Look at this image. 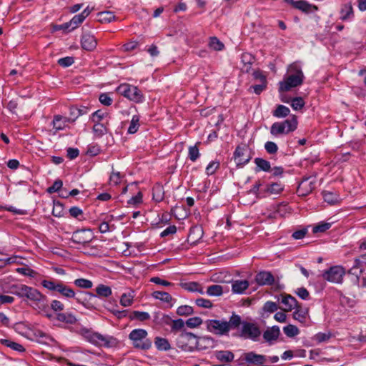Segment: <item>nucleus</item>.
<instances>
[{
  "label": "nucleus",
  "mask_w": 366,
  "mask_h": 366,
  "mask_svg": "<svg viewBox=\"0 0 366 366\" xmlns=\"http://www.w3.org/2000/svg\"><path fill=\"white\" fill-rule=\"evenodd\" d=\"M241 324L240 316L234 313L230 317L229 321L219 320H208L206 321L207 330L219 336L228 335L231 330L238 328Z\"/></svg>",
  "instance_id": "nucleus-1"
},
{
  "label": "nucleus",
  "mask_w": 366,
  "mask_h": 366,
  "mask_svg": "<svg viewBox=\"0 0 366 366\" xmlns=\"http://www.w3.org/2000/svg\"><path fill=\"white\" fill-rule=\"evenodd\" d=\"M24 297L31 302V306L35 310H46L48 308V300L46 296L43 295L35 288L27 286Z\"/></svg>",
  "instance_id": "nucleus-2"
},
{
  "label": "nucleus",
  "mask_w": 366,
  "mask_h": 366,
  "mask_svg": "<svg viewBox=\"0 0 366 366\" xmlns=\"http://www.w3.org/2000/svg\"><path fill=\"white\" fill-rule=\"evenodd\" d=\"M176 345L183 351L193 352L196 350L197 345V335L192 332L183 330L177 337Z\"/></svg>",
  "instance_id": "nucleus-3"
},
{
  "label": "nucleus",
  "mask_w": 366,
  "mask_h": 366,
  "mask_svg": "<svg viewBox=\"0 0 366 366\" xmlns=\"http://www.w3.org/2000/svg\"><path fill=\"white\" fill-rule=\"evenodd\" d=\"M147 332L145 330L135 329L130 332L129 337L132 341L134 347L148 350L152 347V342L147 338Z\"/></svg>",
  "instance_id": "nucleus-4"
},
{
  "label": "nucleus",
  "mask_w": 366,
  "mask_h": 366,
  "mask_svg": "<svg viewBox=\"0 0 366 366\" xmlns=\"http://www.w3.org/2000/svg\"><path fill=\"white\" fill-rule=\"evenodd\" d=\"M297 121L295 116L292 119H287L282 122H274L270 127V133L273 136L287 134L297 129Z\"/></svg>",
  "instance_id": "nucleus-5"
},
{
  "label": "nucleus",
  "mask_w": 366,
  "mask_h": 366,
  "mask_svg": "<svg viewBox=\"0 0 366 366\" xmlns=\"http://www.w3.org/2000/svg\"><path fill=\"white\" fill-rule=\"evenodd\" d=\"M304 75L301 70H297L295 74H290L280 82V92L290 91L292 88L301 85L303 82Z\"/></svg>",
  "instance_id": "nucleus-6"
},
{
  "label": "nucleus",
  "mask_w": 366,
  "mask_h": 366,
  "mask_svg": "<svg viewBox=\"0 0 366 366\" xmlns=\"http://www.w3.org/2000/svg\"><path fill=\"white\" fill-rule=\"evenodd\" d=\"M117 92L132 101L136 102L142 101L143 96L141 91L137 86H131L128 84H122L117 87Z\"/></svg>",
  "instance_id": "nucleus-7"
},
{
  "label": "nucleus",
  "mask_w": 366,
  "mask_h": 366,
  "mask_svg": "<svg viewBox=\"0 0 366 366\" xmlns=\"http://www.w3.org/2000/svg\"><path fill=\"white\" fill-rule=\"evenodd\" d=\"M89 340L96 345L107 347H115L119 342L117 339L112 336H104L97 332L90 334Z\"/></svg>",
  "instance_id": "nucleus-8"
},
{
  "label": "nucleus",
  "mask_w": 366,
  "mask_h": 366,
  "mask_svg": "<svg viewBox=\"0 0 366 366\" xmlns=\"http://www.w3.org/2000/svg\"><path fill=\"white\" fill-rule=\"evenodd\" d=\"M345 274V269L342 266H333L326 270L322 277L330 282L339 284L342 283Z\"/></svg>",
  "instance_id": "nucleus-9"
},
{
  "label": "nucleus",
  "mask_w": 366,
  "mask_h": 366,
  "mask_svg": "<svg viewBox=\"0 0 366 366\" xmlns=\"http://www.w3.org/2000/svg\"><path fill=\"white\" fill-rule=\"evenodd\" d=\"M93 239V233L89 229H81L75 231L71 236V241L74 243L86 246Z\"/></svg>",
  "instance_id": "nucleus-10"
},
{
  "label": "nucleus",
  "mask_w": 366,
  "mask_h": 366,
  "mask_svg": "<svg viewBox=\"0 0 366 366\" xmlns=\"http://www.w3.org/2000/svg\"><path fill=\"white\" fill-rule=\"evenodd\" d=\"M261 335L260 330L253 323L244 322L240 336L256 340Z\"/></svg>",
  "instance_id": "nucleus-11"
},
{
  "label": "nucleus",
  "mask_w": 366,
  "mask_h": 366,
  "mask_svg": "<svg viewBox=\"0 0 366 366\" xmlns=\"http://www.w3.org/2000/svg\"><path fill=\"white\" fill-rule=\"evenodd\" d=\"M248 153L247 149L238 146L234 153V158L237 166H242L248 163L251 157Z\"/></svg>",
  "instance_id": "nucleus-12"
},
{
  "label": "nucleus",
  "mask_w": 366,
  "mask_h": 366,
  "mask_svg": "<svg viewBox=\"0 0 366 366\" xmlns=\"http://www.w3.org/2000/svg\"><path fill=\"white\" fill-rule=\"evenodd\" d=\"M77 302L81 304L86 308L93 307V300L97 298V295L89 292L80 291L77 293V296L74 297Z\"/></svg>",
  "instance_id": "nucleus-13"
},
{
  "label": "nucleus",
  "mask_w": 366,
  "mask_h": 366,
  "mask_svg": "<svg viewBox=\"0 0 366 366\" xmlns=\"http://www.w3.org/2000/svg\"><path fill=\"white\" fill-rule=\"evenodd\" d=\"M349 274L354 276L352 281L355 284L360 287L366 286V274L363 273L362 269L358 270L357 268L353 267L350 269Z\"/></svg>",
  "instance_id": "nucleus-14"
},
{
  "label": "nucleus",
  "mask_w": 366,
  "mask_h": 366,
  "mask_svg": "<svg viewBox=\"0 0 366 366\" xmlns=\"http://www.w3.org/2000/svg\"><path fill=\"white\" fill-rule=\"evenodd\" d=\"M259 285H272L274 282V277L270 272H259L255 277Z\"/></svg>",
  "instance_id": "nucleus-15"
},
{
  "label": "nucleus",
  "mask_w": 366,
  "mask_h": 366,
  "mask_svg": "<svg viewBox=\"0 0 366 366\" xmlns=\"http://www.w3.org/2000/svg\"><path fill=\"white\" fill-rule=\"evenodd\" d=\"M81 43L82 48L86 51L94 50L97 44V41L95 37L93 35L87 33L82 35Z\"/></svg>",
  "instance_id": "nucleus-16"
},
{
  "label": "nucleus",
  "mask_w": 366,
  "mask_h": 366,
  "mask_svg": "<svg viewBox=\"0 0 366 366\" xmlns=\"http://www.w3.org/2000/svg\"><path fill=\"white\" fill-rule=\"evenodd\" d=\"M280 335V330L278 326H273L266 330L263 333V338L269 344L276 341Z\"/></svg>",
  "instance_id": "nucleus-17"
},
{
  "label": "nucleus",
  "mask_w": 366,
  "mask_h": 366,
  "mask_svg": "<svg viewBox=\"0 0 366 366\" xmlns=\"http://www.w3.org/2000/svg\"><path fill=\"white\" fill-rule=\"evenodd\" d=\"M92 9H89L87 6L81 14L75 15L70 21L69 24L71 25L70 30H73L81 24L84 19L90 14Z\"/></svg>",
  "instance_id": "nucleus-18"
},
{
  "label": "nucleus",
  "mask_w": 366,
  "mask_h": 366,
  "mask_svg": "<svg viewBox=\"0 0 366 366\" xmlns=\"http://www.w3.org/2000/svg\"><path fill=\"white\" fill-rule=\"evenodd\" d=\"M244 360L249 364L262 365L266 362V357L262 355L249 352L244 354Z\"/></svg>",
  "instance_id": "nucleus-19"
},
{
  "label": "nucleus",
  "mask_w": 366,
  "mask_h": 366,
  "mask_svg": "<svg viewBox=\"0 0 366 366\" xmlns=\"http://www.w3.org/2000/svg\"><path fill=\"white\" fill-rule=\"evenodd\" d=\"M197 345L196 350H202L210 347H213L214 345V340L212 337L209 336L197 337Z\"/></svg>",
  "instance_id": "nucleus-20"
},
{
  "label": "nucleus",
  "mask_w": 366,
  "mask_h": 366,
  "mask_svg": "<svg viewBox=\"0 0 366 366\" xmlns=\"http://www.w3.org/2000/svg\"><path fill=\"white\" fill-rule=\"evenodd\" d=\"M281 302L284 305L285 311H291L297 307V300L290 295H282Z\"/></svg>",
  "instance_id": "nucleus-21"
},
{
  "label": "nucleus",
  "mask_w": 366,
  "mask_h": 366,
  "mask_svg": "<svg viewBox=\"0 0 366 366\" xmlns=\"http://www.w3.org/2000/svg\"><path fill=\"white\" fill-rule=\"evenodd\" d=\"M315 179L311 177L304 178L299 185L298 191L300 192L301 190H305V192H302L301 194L305 195L315 188Z\"/></svg>",
  "instance_id": "nucleus-22"
},
{
  "label": "nucleus",
  "mask_w": 366,
  "mask_h": 366,
  "mask_svg": "<svg viewBox=\"0 0 366 366\" xmlns=\"http://www.w3.org/2000/svg\"><path fill=\"white\" fill-rule=\"evenodd\" d=\"M287 2L292 4V6L299 10H301L305 12H310L312 8L317 9V8L315 6H312L309 3L305 1H294V0H286Z\"/></svg>",
  "instance_id": "nucleus-23"
},
{
  "label": "nucleus",
  "mask_w": 366,
  "mask_h": 366,
  "mask_svg": "<svg viewBox=\"0 0 366 366\" xmlns=\"http://www.w3.org/2000/svg\"><path fill=\"white\" fill-rule=\"evenodd\" d=\"M56 292L66 298H74L75 297L76 295L75 292L71 288L62 284L61 282H58Z\"/></svg>",
  "instance_id": "nucleus-24"
},
{
  "label": "nucleus",
  "mask_w": 366,
  "mask_h": 366,
  "mask_svg": "<svg viewBox=\"0 0 366 366\" xmlns=\"http://www.w3.org/2000/svg\"><path fill=\"white\" fill-rule=\"evenodd\" d=\"M242 62L243 64V66L242 67V70L244 72H249L251 69L252 64L254 62V56L249 53H244L241 57Z\"/></svg>",
  "instance_id": "nucleus-25"
},
{
  "label": "nucleus",
  "mask_w": 366,
  "mask_h": 366,
  "mask_svg": "<svg viewBox=\"0 0 366 366\" xmlns=\"http://www.w3.org/2000/svg\"><path fill=\"white\" fill-rule=\"evenodd\" d=\"M203 229L199 226H194L191 228L188 236L189 240L192 241V244H194L199 239L202 237Z\"/></svg>",
  "instance_id": "nucleus-26"
},
{
  "label": "nucleus",
  "mask_w": 366,
  "mask_h": 366,
  "mask_svg": "<svg viewBox=\"0 0 366 366\" xmlns=\"http://www.w3.org/2000/svg\"><path fill=\"white\" fill-rule=\"evenodd\" d=\"M55 319L59 322H65L66 324H74L77 319L71 313H56Z\"/></svg>",
  "instance_id": "nucleus-27"
},
{
  "label": "nucleus",
  "mask_w": 366,
  "mask_h": 366,
  "mask_svg": "<svg viewBox=\"0 0 366 366\" xmlns=\"http://www.w3.org/2000/svg\"><path fill=\"white\" fill-rule=\"evenodd\" d=\"M322 196L325 202L331 205L337 204L340 202V196L332 192L324 191L322 192Z\"/></svg>",
  "instance_id": "nucleus-28"
},
{
  "label": "nucleus",
  "mask_w": 366,
  "mask_h": 366,
  "mask_svg": "<svg viewBox=\"0 0 366 366\" xmlns=\"http://www.w3.org/2000/svg\"><path fill=\"white\" fill-rule=\"evenodd\" d=\"M249 287V282L247 280H237L232 284V290L234 293H242Z\"/></svg>",
  "instance_id": "nucleus-29"
},
{
  "label": "nucleus",
  "mask_w": 366,
  "mask_h": 366,
  "mask_svg": "<svg viewBox=\"0 0 366 366\" xmlns=\"http://www.w3.org/2000/svg\"><path fill=\"white\" fill-rule=\"evenodd\" d=\"M340 19L342 21H346L353 16V9L350 3L344 4L340 11Z\"/></svg>",
  "instance_id": "nucleus-30"
},
{
  "label": "nucleus",
  "mask_w": 366,
  "mask_h": 366,
  "mask_svg": "<svg viewBox=\"0 0 366 366\" xmlns=\"http://www.w3.org/2000/svg\"><path fill=\"white\" fill-rule=\"evenodd\" d=\"M217 360L222 362H230L234 360V354L228 350L217 351L215 353Z\"/></svg>",
  "instance_id": "nucleus-31"
},
{
  "label": "nucleus",
  "mask_w": 366,
  "mask_h": 366,
  "mask_svg": "<svg viewBox=\"0 0 366 366\" xmlns=\"http://www.w3.org/2000/svg\"><path fill=\"white\" fill-rule=\"evenodd\" d=\"M257 77L261 79V84H257L255 85H252L249 88V91L253 89L254 92L256 94H259L262 92H263L267 88V81L266 76H257Z\"/></svg>",
  "instance_id": "nucleus-32"
},
{
  "label": "nucleus",
  "mask_w": 366,
  "mask_h": 366,
  "mask_svg": "<svg viewBox=\"0 0 366 366\" xmlns=\"http://www.w3.org/2000/svg\"><path fill=\"white\" fill-rule=\"evenodd\" d=\"M152 195L154 200L157 202H161L164 199V195L163 187L159 184H155L152 189Z\"/></svg>",
  "instance_id": "nucleus-33"
},
{
  "label": "nucleus",
  "mask_w": 366,
  "mask_h": 366,
  "mask_svg": "<svg viewBox=\"0 0 366 366\" xmlns=\"http://www.w3.org/2000/svg\"><path fill=\"white\" fill-rule=\"evenodd\" d=\"M96 292H97V297H109L112 292L110 287L104 285H99L96 287Z\"/></svg>",
  "instance_id": "nucleus-34"
},
{
  "label": "nucleus",
  "mask_w": 366,
  "mask_h": 366,
  "mask_svg": "<svg viewBox=\"0 0 366 366\" xmlns=\"http://www.w3.org/2000/svg\"><path fill=\"white\" fill-rule=\"evenodd\" d=\"M27 286L25 285H12L10 286V292L19 297H24V293Z\"/></svg>",
  "instance_id": "nucleus-35"
},
{
  "label": "nucleus",
  "mask_w": 366,
  "mask_h": 366,
  "mask_svg": "<svg viewBox=\"0 0 366 366\" xmlns=\"http://www.w3.org/2000/svg\"><path fill=\"white\" fill-rule=\"evenodd\" d=\"M152 295L154 298L167 303H170L173 300L172 297L166 292L155 291Z\"/></svg>",
  "instance_id": "nucleus-36"
},
{
  "label": "nucleus",
  "mask_w": 366,
  "mask_h": 366,
  "mask_svg": "<svg viewBox=\"0 0 366 366\" xmlns=\"http://www.w3.org/2000/svg\"><path fill=\"white\" fill-rule=\"evenodd\" d=\"M224 292V287L219 285L209 286L207 290V294L209 296L219 297Z\"/></svg>",
  "instance_id": "nucleus-37"
},
{
  "label": "nucleus",
  "mask_w": 366,
  "mask_h": 366,
  "mask_svg": "<svg viewBox=\"0 0 366 366\" xmlns=\"http://www.w3.org/2000/svg\"><path fill=\"white\" fill-rule=\"evenodd\" d=\"M101 23H110L115 19V15L110 11H102L98 14Z\"/></svg>",
  "instance_id": "nucleus-38"
},
{
  "label": "nucleus",
  "mask_w": 366,
  "mask_h": 366,
  "mask_svg": "<svg viewBox=\"0 0 366 366\" xmlns=\"http://www.w3.org/2000/svg\"><path fill=\"white\" fill-rule=\"evenodd\" d=\"M290 110L284 105H278L273 111V116L277 118L286 117L289 115Z\"/></svg>",
  "instance_id": "nucleus-39"
},
{
  "label": "nucleus",
  "mask_w": 366,
  "mask_h": 366,
  "mask_svg": "<svg viewBox=\"0 0 366 366\" xmlns=\"http://www.w3.org/2000/svg\"><path fill=\"white\" fill-rule=\"evenodd\" d=\"M284 189L283 185L280 182H275L267 186L266 192L270 194H278Z\"/></svg>",
  "instance_id": "nucleus-40"
},
{
  "label": "nucleus",
  "mask_w": 366,
  "mask_h": 366,
  "mask_svg": "<svg viewBox=\"0 0 366 366\" xmlns=\"http://www.w3.org/2000/svg\"><path fill=\"white\" fill-rule=\"evenodd\" d=\"M201 144V142H198L195 144L194 146H191L189 147L188 156L191 161L195 162L199 157L200 154L199 152L198 146Z\"/></svg>",
  "instance_id": "nucleus-41"
},
{
  "label": "nucleus",
  "mask_w": 366,
  "mask_h": 366,
  "mask_svg": "<svg viewBox=\"0 0 366 366\" xmlns=\"http://www.w3.org/2000/svg\"><path fill=\"white\" fill-rule=\"evenodd\" d=\"M254 163L256 164L259 170L269 172L271 169L270 163L262 158H255Z\"/></svg>",
  "instance_id": "nucleus-42"
},
{
  "label": "nucleus",
  "mask_w": 366,
  "mask_h": 366,
  "mask_svg": "<svg viewBox=\"0 0 366 366\" xmlns=\"http://www.w3.org/2000/svg\"><path fill=\"white\" fill-rule=\"evenodd\" d=\"M154 344L158 350H168L170 349V345L168 340L165 338L157 337L155 338Z\"/></svg>",
  "instance_id": "nucleus-43"
},
{
  "label": "nucleus",
  "mask_w": 366,
  "mask_h": 366,
  "mask_svg": "<svg viewBox=\"0 0 366 366\" xmlns=\"http://www.w3.org/2000/svg\"><path fill=\"white\" fill-rule=\"evenodd\" d=\"M209 46L215 51H221L224 48V44L217 37L213 36L209 39Z\"/></svg>",
  "instance_id": "nucleus-44"
},
{
  "label": "nucleus",
  "mask_w": 366,
  "mask_h": 366,
  "mask_svg": "<svg viewBox=\"0 0 366 366\" xmlns=\"http://www.w3.org/2000/svg\"><path fill=\"white\" fill-rule=\"evenodd\" d=\"M193 313V308L189 305H182L177 309V314L179 316H189Z\"/></svg>",
  "instance_id": "nucleus-45"
},
{
  "label": "nucleus",
  "mask_w": 366,
  "mask_h": 366,
  "mask_svg": "<svg viewBox=\"0 0 366 366\" xmlns=\"http://www.w3.org/2000/svg\"><path fill=\"white\" fill-rule=\"evenodd\" d=\"M285 334L289 337H293L299 334V329L293 325H289L283 327Z\"/></svg>",
  "instance_id": "nucleus-46"
},
{
  "label": "nucleus",
  "mask_w": 366,
  "mask_h": 366,
  "mask_svg": "<svg viewBox=\"0 0 366 366\" xmlns=\"http://www.w3.org/2000/svg\"><path fill=\"white\" fill-rule=\"evenodd\" d=\"M74 285L80 288L89 289L92 287V282L91 280L79 278L74 280Z\"/></svg>",
  "instance_id": "nucleus-47"
},
{
  "label": "nucleus",
  "mask_w": 366,
  "mask_h": 366,
  "mask_svg": "<svg viewBox=\"0 0 366 366\" xmlns=\"http://www.w3.org/2000/svg\"><path fill=\"white\" fill-rule=\"evenodd\" d=\"M139 116H137V115L133 116L131 123H130V125L128 128V132L129 134H134L137 132V130L139 129Z\"/></svg>",
  "instance_id": "nucleus-48"
},
{
  "label": "nucleus",
  "mask_w": 366,
  "mask_h": 366,
  "mask_svg": "<svg viewBox=\"0 0 366 366\" xmlns=\"http://www.w3.org/2000/svg\"><path fill=\"white\" fill-rule=\"evenodd\" d=\"M185 322L182 319H177L172 322L171 331L172 332H177V331L182 330L184 325Z\"/></svg>",
  "instance_id": "nucleus-49"
},
{
  "label": "nucleus",
  "mask_w": 366,
  "mask_h": 366,
  "mask_svg": "<svg viewBox=\"0 0 366 366\" xmlns=\"http://www.w3.org/2000/svg\"><path fill=\"white\" fill-rule=\"evenodd\" d=\"M202 320L199 317L189 318L186 322V325L189 328H195L202 324Z\"/></svg>",
  "instance_id": "nucleus-50"
},
{
  "label": "nucleus",
  "mask_w": 366,
  "mask_h": 366,
  "mask_svg": "<svg viewBox=\"0 0 366 366\" xmlns=\"http://www.w3.org/2000/svg\"><path fill=\"white\" fill-rule=\"evenodd\" d=\"M93 131L97 136L102 137L107 132V129L103 124L95 123Z\"/></svg>",
  "instance_id": "nucleus-51"
},
{
  "label": "nucleus",
  "mask_w": 366,
  "mask_h": 366,
  "mask_svg": "<svg viewBox=\"0 0 366 366\" xmlns=\"http://www.w3.org/2000/svg\"><path fill=\"white\" fill-rule=\"evenodd\" d=\"M277 309H278V305H277V303L272 302V301H267L264 303V305L262 307V311L264 312L272 313V312L277 311Z\"/></svg>",
  "instance_id": "nucleus-52"
},
{
  "label": "nucleus",
  "mask_w": 366,
  "mask_h": 366,
  "mask_svg": "<svg viewBox=\"0 0 366 366\" xmlns=\"http://www.w3.org/2000/svg\"><path fill=\"white\" fill-rule=\"evenodd\" d=\"M305 105V102L302 97H295L291 99V107L295 110L301 109Z\"/></svg>",
  "instance_id": "nucleus-53"
},
{
  "label": "nucleus",
  "mask_w": 366,
  "mask_h": 366,
  "mask_svg": "<svg viewBox=\"0 0 366 366\" xmlns=\"http://www.w3.org/2000/svg\"><path fill=\"white\" fill-rule=\"evenodd\" d=\"M133 298H134V296L132 295L131 294L124 293L121 297L120 304L123 307L130 306L133 302Z\"/></svg>",
  "instance_id": "nucleus-54"
},
{
  "label": "nucleus",
  "mask_w": 366,
  "mask_h": 366,
  "mask_svg": "<svg viewBox=\"0 0 366 366\" xmlns=\"http://www.w3.org/2000/svg\"><path fill=\"white\" fill-rule=\"evenodd\" d=\"M295 309L296 310L293 312L294 319L303 322L305 320L307 312L300 310L298 305Z\"/></svg>",
  "instance_id": "nucleus-55"
},
{
  "label": "nucleus",
  "mask_w": 366,
  "mask_h": 366,
  "mask_svg": "<svg viewBox=\"0 0 366 366\" xmlns=\"http://www.w3.org/2000/svg\"><path fill=\"white\" fill-rule=\"evenodd\" d=\"M219 167V162L218 161L211 162L206 167V173L207 175H212L215 173Z\"/></svg>",
  "instance_id": "nucleus-56"
},
{
  "label": "nucleus",
  "mask_w": 366,
  "mask_h": 366,
  "mask_svg": "<svg viewBox=\"0 0 366 366\" xmlns=\"http://www.w3.org/2000/svg\"><path fill=\"white\" fill-rule=\"evenodd\" d=\"M132 318H136L140 321L147 320L150 318V315L146 312L134 311Z\"/></svg>",
  "instance_id": "nucleus-57"
},
{
  "label": "nucleus",
  "mask_w": 366,
  "mask_h": 366,
  "mask_svg": "<svg viewBox=\"0 0 366 366\" xmlns=\"http://www.w3.org/2000/svg\"><path fill=\"white\" fill-rule=\"evenodd\" d=\"M330 227V223L322 222L315 226L312 229V232L313 233L324 232L329 229Z\"/></svg>",
  "instance_id": "nucleus-58"
},
{
  "label": "nucleus",
  "mask_w": 366,
  "mask_h": 366,
  "mask_svg": "<svg viewBox=\"0 0 366 366\" xmlns=\"http://www.w3.org/2000/svg\"><path fill=\"white\" fill-rule=\"evenodd\" d=\"M62 185H63V182L60 179H57L56 180L53 185L49 187L46 191L49 194H52L54 192H56L57 191H60L61 189V187H62Z\"/></svg>",
  "instance_id": "nucleus-59"
},
{
  "label": "nucleus",
  "mask_w": 366,
  "mask_h": 366,
  "mask_svg": "<svg viewBox=\"0 0 366 366\" xmlns=\"http://www.w3.org/2000/svg\"><path fill=\"white\" fill-rule=\"evenodd\" d=\"M16 272L19 274H24L25 276H29V277H34L36 274V272L30 269L29 267H19L16 269Z\"/></svg>",
  "instance_id": "nucleus-60"
},
{
  "label": "nucleus",
  "mask_w": 366,
  "mask_h": 366,
  "mask_svg": "<svg viewBox=\"0 0 366 366\" xmlns=\"http://www.w3.org/2000/svg\"><path fill=\"white\" fill-rule=\"evenodd\" d=\"M264 148L267 152L270 154H275L278 150L277 145L274 142L269 141L265 143Z\"/></svg>",
  "instance_id": "nucleus-61"
},
{
  "label": "nucleus",
  "mask_w": 366,
  "mask_h": 366,
  "mask_svg": "<svg viewBox=\"0 0 366 366\" xmlns=\"http://www.w3.org/2000/svg\"><path fill=\"white\" fill-rule=\"evenodd\" d=\"M74 62V59L71 56L61 58L58 60V64L63 67H68L72 65Z\"/></svg>",
  "instance_id": "nucleus-62"
},
{
  "label": "nucleus",
  "mask_w": 366,
  "mask_h": 366,
  "mask_svg": "<svg viewBox=\"0 0 366 366\" xmlns=\"http://www.w3.org/2000/svg\"><path fill=\"white\" fill-rule=\"evenodd\" d=\"M52 123L54 128L56 130H61L64 127V122H62V117L61 116H55Z\"/></svg>",
  "instance_id": "nucleus-63"
},
{
  "label": "nucleus",
  "mask_w": 366,
  "mask_h": 366,
  "mask_svg": "<svg viewBox=\"0 0 366 366\" xmlns=\"http://www.w3.org/2000/svg\"><path fill=\"white\" fill-rule=\"evenodd\" d=\"M99 100L104 106H110L113 102L112 99L107 93L101 94Z\"/></svg>",
  "instance_id": "nucleus-64"
}]
</instances>
